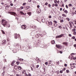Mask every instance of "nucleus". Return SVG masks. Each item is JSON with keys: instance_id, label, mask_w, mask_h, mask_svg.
<instances>
[{"instance_id": "f257e3e1", "label": "nucleus", "mask_w": 76, "mask_h": 76, "mask_svg": "<svg viewBox=\"0 0 76 76\" xmlns=\"http://www.w3.org/2000/svg\"><path fill=\"white\" fill-rule=\"evenodd\" d=\"M1 22L2 25L4 27H6V25H7V28H10V24H8V25H7L8 22L6 20L2 19L1 20Z\"/></svg>"}, {"instance_id": "f03ea898", "label": "nucleus", "mask_w": 76, "mask_h": 76, "mask_svg": "<svg viewBox=\"0 0 76 76\" xmlns=\"http://www.w3.org/2000/svg\"><path fill=\"white\" fill-rule=\"evenodd\" d=\"M21 28L22 29H25L26 28V26L25 25H23L21 26Z\"/></svg>"}, {"instance_id": "7ed1b4c3", "label": "nucleus", "mask_w": 76, "mask_h": 76, "mask_svg": "<svg viewBox=\"0 0 76 76\" xmlns=\"http://www.w3.org/2000/svg\"><path fill=\"white\" fill-rule=\"evenodd\" d=\"M64 35V34H62L56 37V38H61Z\"/></svg>"}, {"instance_id": "20e7f679", "label": "nucleus", "mask_w": 76, "mask_h": 76, "mask_svg": "<svg viewBox=\"0 0 76 76\" xmlns=\"http://www.w3.org/2000/svg\"><path fill=\"white\" fill-rule=\"evenodd\" d=\"M14 36L15 38H16V39H17V38H18V34L17 33H15L14 34Z\"/></svg>"}, {"instance_id": "39448f33", "label": "nucleus", "mask_w": 76, "mask_h": 76, "mask_svg": "<svg viewBox=\"0 0 76 76\" xmlns=\"http://www.w3.org/2000/svg\"><path fill=\"white\" fill-rule=\"evenodd\" d=\"M11 15H14L15 16H16V14L15 13V12H11Z\"/></svg>"}, {"instance_id": "423d86ee", "label": "nucleus", "mask_w": 76, "mask_h": 76, "mask_svg": "<svg viewBox=\"0 0 76 76\" xmlns=\"http://www.w3.org/2000/svg\"><path fill=\"white\" fill-rule=\"evenodd\" d=\"M6 40H4L2 41V43L4 45V44H6Z\"/></svg>"}, {"instance_id": "0eeeda50", "label": "nucleus", "mask_w": 76, "mask_h": 76, "mask_svg": "<svg viewBox=\"0 0 76 76\" xmlns=\"http://www.w3.org/2000/svg\"><path fill=\"white\" fill-rule=\"evenodd\" d=\"M63 44L64 45H66V46H67V45H68V43H67V42H63Z\"/></svg>"}, {"instance_id": "6e6552de", "label": "nucleus", "mask_w": 76, "mask_h": 76, "mask_svg": "<svg viewBox=\"0 0 76 76\" xmlns=\"http://www.w3.org/2000/svg\"><path fill=\"white\" fill-rule=\"evenodd\" d=\"M69 59H70V60H72V59H73V56H69Z\"/></svg>"}, {"instance_id": "1a4fd4ad", "label": "nucleus", "mask_w": 76, "mask_h": 76, "mask_svg": "<svg viewBox=\"0 0 76 76\" xmlns=\"http://www.w3.org/2000/svg\"><path fill=\"white\" fill-rule=\"evenodd\" d=\"M14 63H15V61H13L11 63V66H13L15 65V64H14Z\"/></svg>"}, {"instance_id": "9d476101", "label": "nucleus", "mask_w": 76, "mask_h": 76, "mask_svg": "<svg viewBox=\"0 0 76 76\" xmlns=\"http://www.w3.org/2000/svg\"><path fill=\"white\" fill-rule=\"evenodd\" d=\"M14 68L15 70L18 69V66L17 65L14 66Z\"/></svg>"}, {"instance_id": "9b49d317", "label": "nucleus", "mask_w": 76, "mask_h": 76, "mask_svg": "<svg viewBox=\"0 0 76 76\" xmlns=\"http://www.w3.org/2000/svg\"><path fill=\"white\" fill-rule=\"evenodd\" d=\"M47 22H48V23L49 25H52V22L50 21V22H48V21Z\"/></svg>"}, {"instance_id": "f8f14e48", "label": "nucleus", "mask_w": 76, "mask_h": 76, "mask_svg": "<svg viewBox=\"0 0 76 76\" xmlns=\"http://www.w3.org/2000/svg\"><path fill=\"white\" fill-rule=\"evenodd\" d=\"M12 51L14 53H17V51H16V50H12Z\"/></svg>"}, {"instance_id": "ddd939ff", "label": "nucleus", "mask_w": 76, "mask_h": 76, "mask_svg": "<svg viewBox=\"0 0 76 76\" xmlns=\"http://www.w3.org/2000/svg\"><path fill=\"white\" fill-rule=\"evenodd\" d=\"M75 66H72L70 67V68L71 69H73L74 68H75Z\"/></svg>"}, {"instance_id": "4468645a", "label": "nucleus", "mask_w": 76, "mask_h": 76, "mask_svg": "<svg viewBox=\"0 0 76 76\" xmlns=\"http://www.w3.org/2000/svg\"><path fill=\"white\" fill-rule=\"evenodd\" d=\"M56 47H57L58 48H60V45H56Z\"/></svg>"}, {"instance_id": "2eb2a0df", "label": "nucleus", "mask_w": 76, "mask_h": 76, "mask_svg": "<svg viewBox=\"0 0 76 76\" xmlns=\"http://www.w3.org/2000/svg\"><path fill=\"white\" fill-rule=\"evenodd\" d=\"M20 13H21V15H24V13L22 11H20Z\"/></svg>"}, {"instance_id": "dca6fc26", "label": "nucleus", "mask_w": 76, "mask_h": 76, "mask_svg": "<svg viewBox=\"0 0 76 76\" xmlns=\"http://www.w3.org/2000/svg\"><path fill=\"white\" fill-rule=\"evenodd\" d=\"M51 43H52V44H54V43H55V41H54V40L52 41L51 42Z\"/></svg>"}, {"instance_id": "f3484780", "label": "nucleus", "mask_w": 76, "mask_h": 76, "mask_svg": "<svg viewBox=\"0 0 76 76\" xmlns=\"http://www.w3.org/2000/svg\"><path fill=\"white\" fill-rule=\"evenodd\" d=\"M18 69H19V70H21L22 69L21 66H19L18 67Z\"/></svg>"}, {"instance_id": "a211bd4d", "label": "nucleus", "mask_w": 76, "mask_h": 76, "mask_svg": "<svg viewBox=\"0 0 76 76\" xmlns=\"http://www.w3.org/2000/svg\"><path fill=\"white\" fill-rule=\"evenodd\" d=\"M31 12H29L27 13V14H28V15H29V16H31Z\"/></svg>"}, {"instance_id": "6ab92c4d", "label": "nucleus", "mask_w": 76, "mask_h": 76, "mask_svg": "<svg viewBox=\"0 0 76 76\" xmlns=\"http://www.w3.org/2000/svg\"><path fill=\"white\" fill-rule=\"evenodd\" d=\"M41 34H37L36 35V36H38V37H39L40 36H41Z\"/></svg>"}, {"instance_id": "aec40b11", "label": "nucleus", "mask_w": 76, "mask_h": 76, "mask_svg": "<svg viewBox=\"0 0 76 76\" xmlns=\"http://www.w3.org/2000/svg\"><path fill=\"white\" fill-rule=\"evenodd\" d=\"M42 22H45V19H42Z\"/></svg>"}, {"instance_id": "412c9836", "label": "nucleus", "mask_w": 76, "mask_h": 76, "mask_svg": "<svg viewBox=\"0 0 76 76\" xmlns=\"http://www.w3.org/2000/svg\"><path fill=\"white\" fill-rule=\"evenodd\" d=\"M1 31L2 32V34H5V33L4 32V31H3V30H1Z\"/></svg>"}, {"instance_id": "4be33fe9", "label": "nucleus", "mask_w": 76, "mask_h": 76, "mask_svg": "<svg viewBox=\"0 0 76 76\" xmlns=\"http://www.w3.org/2000/svg\"><path fill=\"white\" fill-rule=\"evenodd\" d=\"M60 22H61V23H63V22H64V20H60Z\"/></svg>"}, {"instance_id": "5701e85b", "label": "nucleus", "mask_w": 76, "mask_h": 76, "mask_svg": "<svg viewBox=\"0 0 76 76\" xmlns=\"http://www.w3.org/2000/svg\"><path fill=\"white\" fill-rule=\"evenodd\" d=\"M62 16L64 17H66V15L64 14H63Z\"/></svg>"}, {"instance_id": "b1692460", "label": "nucleus", "mask_w": 76, "mask_h": 76, "mask_svg": "<svg viewBox=\"0 0 76 76\" xmlns=\"http://www.w3.org/2000/svg\"><path fill=\"white\" fill-rule=\"evenodd\" d=\"M72 32H75V31H76V29H74L72 30Z\"/></svg>"}, {"instance_id": "393cba45", "label": "nucleus", "mask_w": 76, "mask_h": 76, "mask_svg": "<svg viewBox=\"0 0 76 76\" xmlns=\"http://www.w3.org/2000/svg\"><path fill=\"white\" fill-rule=\"evenodd\" d=\"M25 72H26V70H25L23 71L22 72V74H25Z\"/></svg>"}, {"instance_id": "a878e982", "label": "nucleus", "mask_w": 76, "mask_h": 76, "mask_svg": "<svg viewBox=\"0 0 76 76\" xmlns=\"http://www.w3.org/2000/svg\"><path fill=\"white\" fill-rule=\"evenodd\" d=\"M64 12H65V13H68V12H67V10H65L64 11Z\"/></svg>"}, {"instance_id": "bb28decb", "label": "nucleus", "mask_w": 76, "mask_h": 76, "mask_svg": "<svg viewBox=\"0 0 76 76\" xmlns=\"http://www.w3.org/2000/svg\"><path fill=\"white\" fill-rule=\"evenodd\" d=\"M54 26H55L56 27V26H57V24L56 23H54Z\"/></svg>"}, {"instance_id": "cd10ccee", "label": "nucleus", "mask_w": 76, "mask_h": 76, "mask_svg": "<svg viewBox=\"0 0 76 76\" xmlns=\"http://www.w3.org/2000/svg\"><path fill=\"white\" fill-rule=\"evenodd\" d=\"M4 72H3V73H2V76H3L4 75Z\"/></svg>"}, {"instance_id": "c85d7f7f", "label": "nucleus", "mask_w": 76, "mask_h": 76, "mask_svg": "<svg viewBox=\"0 0 76 76\" xmlns=\"http://www.w3.org/2000/svg\"><path fill=\"white\" fill-rule=\"evenodd\" d=\"M66 20H67L68 21H69L70 20V19L69 18H66Z\"/></svg>"}, {"instance_id": "c756f323", "label": "nucleus", "mask_w": 76, "mask_h": 76, "mask_svg": "<svg viewBox=\"0 0 76 76\" xmlns=\"http://www.w3.org/2000/svg\"><path fill=\"white\" fill-rule=\"evenodd\" d=\"M61 48H62V46H61V45H59V48L60 49H61Z\"/></svg>"}, {"instance_id": "7c9ffc66", "label": "nucleus", "mask_w": 76, "mask_h": 76, "mask_svg": "<svg viewBox=\"0 0 76 76\" xmlns=\"http://www.w3.org/2000/svg\"><path fill=\"white\" fill-rule=\"evenodd\" d=\"M45 5L46 6H47V5H48V3L47 2H46L45 4Z\"/></svg>"}, {"instance_id": "2f4dec72", "label": "nucleus", "mask_w": 76, "mask_h": 76, "mask_svg": "<svg viewBox=\"0 0 76 76\" xmlns=\"http://www.w3.org/2000/svg\"><path fill=\"white\" fill-rule=\"evenodd\" d=\"M72 39H75V37L73 36L72 37Z\"/></svg>"}, {"instance_id": "473e14b6", "label": "nucleus", "mask_w": 76, "mask_h": 76, "mask_svg": "<svg viewBox=\"0 0 76 76\" xmlns=\"http://www.w3.org/2000/svg\"><path fill=\"white\" fill-rule=\"evenodd\" d=\"M55 6L56 7H57V6H58V4H56L55 5Z\"/></svg>"}, {"instance_id": "72a5a7b5", "label": "nucleus", "mask_w": 76, "mask_h": 76, "mask_svg": "<svg viewBox=\"0 0 76 76\" xmlns=\"http://www.w3.org/2000/svg\"><path fill=\"white\" fill-rule=\"evenodd\" d=\"M10 5L11 6H13V3H11L10 4Z\"/></svg>"}, {"instance_id": "f704fd0d", "label": "nucleus", "mask_w": 76, "mask_h": 76, "mask_svg": "<svg viewBox=\"0 0 76 76\" xmlns=\"http://www.w3.org/2000/svg\"><path fill=\"white\" fill-rule=\"evenodd\" d=\"M72 4H69V7L72 6Z\"/></svg>"}, {"instance_id": "c9c22d12", "label": "nucleus", "mask_w": 76, "mask_h": 76, "mask_svg": "<svg viewBox=\"0 0 76 76\" xmlns=\"http://www.w3.org/2000/svg\"><path fill=\"white\" fill-rule=\"evenodd\" d=\"M39 65H37L36 66V67H37V69H38V68L39 67Z\"/></svg>"}, {"instance_id": "e433bc0d", "label": "nucleus", "mask_w": 76, "mask_h": 76, "mask_svg": "<svg viewBox=\"0 0 76 76\" xmlns=\"http://www.w3.org/2000/svg\"><path fill=\"white\" fill-rule=\"evenodd\" d=\"M73 35H76V31H75L74 32H73Z\"/></svg>"}, {"instance_id": "4c0bfd02", "label": "nucleus", "mask_w": 76, "mask_h": 76, "mask_svg": "<svg viewBox=\"0 0 76 76\" xmlns=\"http://www.w3.org/2000/svg\"><path fill=\"white\" fill-rule=\"evenodd\" d=\"M33 29H35V28H36V26H33Z\"/></svg>"}, {"instance_id": "58836bf2", "label": "nucleus", "mask_w": 76, "mask_h": 76, "mask_svg": "<svg viewBox=\"0 0 76 76\" xmlns=\"http://www.w3.org/2000/svg\"><path fill=\"white\" fill-rule=\"evenodd\" d=\"M53 22H54L55 23H57V22L56 20H54Z\"/></svg>"}, {"instance_id": "ea45409f", "label": "nucleus", "mask_w": 76, "mask_h": 76, "mask_svg": "<svg viewBox=\"0 0 76 76\" xmlns=\"http://www.w3.org/2000/svg\"><path fill=\"white\" fill-rule=\"evenodd\" d=\"M48 6L49 7H51V5H50V4H48Z\"/></svg>"}, {"instance_id": "a19ab883", "label": "nucleus", "mask_w": 76, "mask_h": 76, "mask_svg": "<svg viewBox=\"0 0 76 76\" xmlns=\"http://www.w3.org/2000/svg\"><path fill=\"white\" fill-rule=\"evenodd\" d=\"M66 72L67 73H69V70H66Z\"/></svg>"}, {"instance_id": "79ce46f5", "label": "nucleus", "mask_w": 76, "mask_h": 76, "mask_svg": "<svg viewBox=\"0 0 76 76\" xmlns=\"http://www.w3.org/2000/svg\"><path fill=\"white\" fill-rule=\"evenodd\" d=\"M49 62L50 63H52V61H51V60H49Z\"/></svg>"}, {"instance_id": "37998d69", "label": "nucleus", "mask_w": 76, "mask_h": 76, "mask_svg": "<svg viewBox=\"0 0 76 76\" xmlns=\"http://www.w3.org/2000/svg\"><path fill=\"white\" fill-rule=\"evenodd\" d=\"M61 17H59L58 18V19L59 20H60V19H61Z\"/></svg>"}, {"instance_id": "c03bdc74", "label": "nucleus", "mask_w": 76, "mask_h": 76, "mask_svg": "<svg viewBox=\"0 0 76 76\" xmlns=\"http://www.w3.org/2000/svg\"><path fill=\"white\" fill-rule=\"evenodd\" d=\"M69 36L70 37H72V35L71 34H69Z\"/></svg>"}, {"instance_id": "a18cd8bd", "label": "nucleus", "mask_w": 76, "mask_h": 76, "mask_svg": "<svg viewBox=\"0 0 76 76\" xmlns=\"http://www.w3.org/2000/svg\"><path fill=\"white\" fill-rule=\"evenodd\" d=\"M66 8H67V9H68V6L67 5H66Z\"/></svg>"}, {"instance_id": "49530a36", "label": "nucleus", "mask_w": 76, "mask_h": 76, "mask_svg": "<svg viewBox=\"0 0 76 76\" xmlns=\"http://www.w3.org/2000/svg\"><path fill=\"white\" fill-rule=\"evenodd\" d=\"M45 64L46 65H48V62H46L45 63Z\"/></svg>"}, {"instance_id": "de8ad7c7", "label": "nucleus", "mask_w": 76, "mask_h": 76, "mask_svg": "<svg viewBox=\"0 0 76 76\" xmlns=\"http://www.w3.org/2000/svg\"><path fill=\"white\" fill-rule=\"evenodd\" d=\"M26 4V3H23V6H25Z\"/></svg>"}, {"instance_id": "09e8293b", "label": "nucleus", "mask_w": 76, "mask_h": 76, "mask_svg": "<svg viewBox=\"0 0 76 76\" xmlns=\"http://www.w3.org/2000/svg\"><path fill=\"white\" fill-rule=\"evenodd\" d=\"M20 8L21 9H23V7H21Z\"/></svg>"}, {"instance_id": "8fccbe9b", "label": "nucleus", "mask_w": 76, "mask_h": 76, "mask_svg": "<svg viewBox=\"0 0 76 76\" xmlns=\"http://www.w3.org/2000/svg\"><path fill=\"white\" fill-rule=\"evenodd\" d=\"M60 73H63V71H60Z\"/></svg>"}, {"instance_id": "3c124183", "label": "nucleus", "mask_w": 76, "mask_h": 76, "mask_svg": "<svg viewBox=\"0 0 76 76\" xmlns=\"http://www.w3.org/2000/svg\"><path fill=\"white\" fill-rule=\"evenodd\" d=\"M54 1L55 3H57V0H55Z\"/></svg>"}, {"instance_id": "603ef678", "label": "nucleus", "mask_w": 76, "mask_h": 76, "mask_svg": "<svg viewBox=\"0 0 76 76\" xmlns=\"http://www.w3.org/2000/svg\"><path fill=\"white\" fill-rule=\"evenodd\" d=\"M67 64H64V66H65V67H67Z\"/></svg>"}, {"instance_id": "864d4df0", "label": "nucleus", "mask_w": 76, "mask_h": 76, "mask_svg": "<svg viewBox=\"0 0 76 76\" xmlns=\"http://www.w3.org/2000/svg\"><path fill=\"white\" fill-rule=\"evenodd\" d=\"M59 53H61V54H62V53H63V52L61 51H60Z\"/></svg>"}, {"instance_id": "5fc2aeb1", "label": "nucleus", "mask_w": 76, "mask_h": 76, "mask_svg": "<svg viewBox=\"0 0 76 76\" xmlns=\"http://www.w3.org/2000/svg\"><path fill=\"white\" fill-rule=\"evenodd\" d=\"M73 59L74 60H76V57L73 58Z\"/></svg>"}, {"instance_id": "6e6d98bb", "label": "nucleus", "mask_w": 76, "mask_h": 76, "mask_svg": "<svg viewBox=\"0 0 76 76\" xmlns=\"http://www.w3.org/2000/svg\"><path fill=\"white\" fill-rule=\"evenodd\" d=\"M49 18H51V15H50V16H49Z\"/></svg>"}, {"instance_id": "4d7b16f0", "label": "nucleus", "mask_w": 76, "mask_h": 76, "mask_svg": "<svg viewBox=\"0 0 76 76\" xmlns=\"http://www.w3.org/2000/svg\"><path fill=\"white\" fill-rule=\"evenodd\" d=\"M4 62H7V61H6V59H5L4 60Z\"/></svg>"}, {"instance_id": "13d9d810", "label": "nucleus", "mask_w": 76, "mask_h": 76, "mask_svg": "<svg viewBox=\"0 0 76 76\" xmlns=\"http://www.w3.org/2000/svg\"><path fill=\"white\" fill-rule=\"evenodd\" d=\"M16 63H17V64H18H18H19V62H17Z\"/></svg>"}, {"instance_id": "bf43d9fd", "label": "nucleus", "mask_w": 76, "mask_h": 76, "mask_svg": "<svg viewBox=\"0 0 76 76\" xmlns=\"http://www.w3.org/2000/svg\"><path fill=\"white\" fill-rule=\"evenodd\" d=\"M28 76H31V74H29Z\"/></svg>"}, {"instance_id": "052dcab7", "label": "nucleus", "mask_w": 76, "mask_h": 76, "mask_svg": "<svg viewBox=\"0 0 76 76\" xmlns=\"http://www.w3.org/2000/svg\"><path fill=\"white\" fill-rule=\"evenodd\" d=\"M69 25H70V27H71V26H72V24H71V23H70Z\"/></svg>"}, {"instance_id": "680f3d73", "label": "nucleus", "mask_w": 76, "mask_h": 76, "mask_svg": "<svg viewBox=\"0 0 76 76\" xmlns=\"http://www.w3.org/2000/svg\"><path fill=\"white\" fill-rule=\"evenodd\" d=\"M16 76H20V75H19V74H17Z\"/></svg>"}, {"instance_id": "e2e57ef3", "label": "nucleus", "mask_w": 76, "mask_h": 76, "mask_svg": "<svg viewBox=\"0 0 76 76\" xmlns=\"http://www.w3.org/2000/svg\"><path fill=\"white\" fill-rule=\"evenodd\" d=\"M60 10L61 11V10H62V8H60Z\"/></svg>"}, {"instance_id": "0e129e2a", "label": "nucleus", "mask_w": 76, "mask_h": 76, "mask_svg": "<svg viewBox=\"0 0 76 76\" xmlns=\"http://www.w3.org/2000/svg\"><path fill=\"white\" fill-rule=\"evenodd\" d=\"M37 7L38 8H39V5H37Z\"/></svg>"}, {"instance_id": "69168bd1", "label": "nucleus", "mask_w": 76, "mask_h": 76, "mask_svg": "<svg viewBox=\"0 0 76 76\" xmlns=\"http://www.w3.org/2000/svg\"><path fill=\"white\" fill-rule=\"evenodd\" d=\"M74 47H76V45H74Z\"/></svg>"}, {"instance_id": "338daca9", "label": "nucleus", "mask_w": 76, "mask_h": 76, "mask_svg": "<svg viewBox=\"0 0 76 76\" xmlns=\"http://www.w3.org/2000/svg\"><path fill=\"white\" fill-rule=\"evenodd\" d=\"M59 28H61V26H59Z\"/></svg>"}, {"instance_id": "774afa93", "label": "nucleus", "mask_w": 76, "mask_h": 76, "mask_svg": "<svg viewBox=\"0 0 76 76\" xmlns=\"http://www.w3.org/2000/svg\"><path fill=\"white\" fill-rule=\"evenodd\" d=\"M28 1L29 2H31V0H28Z\"/></svg>"}]
</instances>
